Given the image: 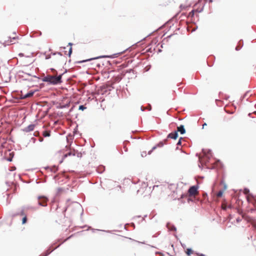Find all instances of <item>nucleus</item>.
<instances>
[{"instance_id": "nucleus-1", "label": "nucleus", "mask_w": 256, "mask_h": 256, "mask_svg": "<svg viewBox=\"0 0 256 256\" xmlns=\"http://www.w3.org/2000/svg\"><path fill=\"white\" fill-rule=\"evenodd\" d=\"M66 72V70L64 72L60 74L59 75L58 74H47L46 76H44L42 78V80L43 82H46L48 83V85H58L60 84L62 82V75Z\"/></svg>"}, {"instance_id": "nucleus-2", "label": "nucleus", "mask_w": 256, "mask_h": 256, "mask_svg": "<svg viewBox=\"0 0 256 256\" xmlns=\"http://www.w3.org/2000/svg\"><path fill=\"white\" fill-rule=\"evenodd\" d=\"M202 152L204 155V157L200 160L202 164H204L206 165V164L208 162V160L212 156V152L210 150H203Z\"/></svg>"}, {"instance_id": "nucleus-3", "label": "nucleus", "mask_w": 256, "mask_h": 256, "mask_svg": "<svg viewBox=\"0 0 256 256\" xmlns=\"http://www.w3.org/2000/svg\"><path fill=\"white\" fill-rule=\"evenodd\" d=\"M115 55H116V54H114L112 56H106H106H97L96 58H88V59H86V60H82L78 61L76 62V63L82 64V63L85 62H86L91 61L94 60H96L98 58H116V56H114Z\"/></svg>"}, {"instance_id": "nucleus-4", "label": "nucleus", "mask_w": 256, "mask_h": 256, "mask_svg": "<svg viewBox=\"0 0 256 256\" xmlns=\"http://www.w3.org/2000/svg\"><path fill=\"white\" fill-rule=\"evenodd\" d=\"M190 196H194L198 192V187L196 186H190L188 190Z\"/></svg>"}, {"instance_id": "nucleus-5", "label": "nucleus", "mask_w": 256, "mask_h": 256, "mask_svg": "<svg viewBox=\"0 0 256 256\" xmlns=\"http://www.w3.org/2000/svg\"><path fill=\"white\" fill-rule=\"evenodd\" d=\"M38 90H30L28 92H27L26 94L22 96L20 98V99H24L28 98H30L33 96L34 94Z\"/></svg>"}, {"instance_id": "nucleus-6", "label": "nucleus", "mask_w": 256, "mask_h": 256, "mask_svg": "<svg viewBox=\"0 0 256 256\" xmlns=\"http://www.w3.org/2000/svg\"><path fill=\"white\" fill-rule=\"evenodd\" d=\"M38 198L39 200L42 199V201H39L38 204L40 206H46V202L48 200L47 198H46L44 196H38Z\"/></svg>"}, {"instance_id": "nucleus-7", "label": "nucleus", "mask_w": 256, "mask_h": 256, "mask_svg": "<svg viewBox=\"0 0 256 256\" xmlns=\"http://www.w3.org/2000/svg\"><path fill=\"white\" fill-rule=\"evenodd\" d=\"M74 108H76L78 110L83 111V110H84L86 108V107L84 105L78 106V108H77V106H72L70 108V110H69L68 112H72L74 110Z\"/></svg>"}, {"instance_id": "nucleus-8", "label": "nucleus", "mask_w": 256, "mask_h": 256, "mask_svg": "<svg viewBox=\"0 0 256 256\" xmlns=\"http://www.w3.org/2000/svg\"><path fill=\"white\" fill-rule=\"evenodd\" d=\"M34 126L35 125L34 124H30L28 126L24 128L23 129V130L26 132L32 131L34 130Z\"/></svg>"}, {"instance_id": "nucleus-9", "label": "nucleus", "mask_w": 256, "mask_h": 256, "mask_svg": "<svg viewBox=\"0 0 256 256\" xmlns=\"http://www.w3.org/2000/svg\"><path fill=\"white\" fill-rule=\"evenodd\" d=\"M178 136V132L175 131L174 132H171L169 134L168 136V138H172V139H176Z\"/></svg>"}, {"instance_id": "nucleus-10", "label": "nucleus", "mask_w": 256, "mask_h": 256, "mask_svg": "<svg viewBox=\"0 0 256 256\" xmlns=\"http://www.w3.org/2000/svg\"><path fill=\"white\" fill-rule=\"evenodd\" d=\"M166 227L170 231H176V226L170 222L167 223Z\"/></svg>"}, {"instance_id": "nucleus-11", "label": "nucleus", "mask_w": 256, "mask_h": 256, "mask_svg": "<svg viewBox=\"0 0 256 256\" xmlns=\"http://www.w3.org/2000/svg\"><path fill=\"white\" fill-rule=\"evenodd\" d=\"M164 143L163 142H159L156 146H154L152 148V150L148 152V154H150L151 152L153 150H155L157 147H160V148L162 147V146H164Z\"/></svg>"}, {"instance_id": "nucleus-12", "label": "nucleus", "mask_w": 256, "mask_h": 256, "mask_svg": "<svg viewBox=\"0 0 256 256\" xmlns=\"http://www.w3.org/2000/svg\"><path fill=\"white\" fill-rule=\"evenodd\" d=\"M140 108V110L142 112L145 110H147L148 111H150L152 110V106L150 104H148L146 106H141Z\"/></svg>"}, {"instance_id": "nucleus-13", "label": "nucleus", "mask_w": 256, "mask_h": 256, "mask_svg": "<svg viewBox=\"0 0 256 256\" xmlns=\"http://www.w3.org/2000/svg\"><path fill=\"white\" fill-rule=\"evenodd\" d=\"M177 132H179L182 134H184L186 132V130L184 129V126L182 125H180V126L178 127Z\"/></svg>"}, {"instance_id": "nucleus-14", "label": "nucleus", "mask_w": 256, "mask_h": 256, "mask_svg": "<svg viewBox=\"0 0 256 256\" xmlns=\"http://www.w3.org/2000/svg\"><path fill=\"white\" fill-rule=\"evenodd\" d=\"M243 45H244L243 40H240L238 42V46H236V50H239L242 47Z\"/></svg>"}, {"instance_id": "nucleus-15", "label": "nucleus", "mask_w": 256, "mask_h": 256, "mask_svg": "<svg viewBox=\"0 0 256 256\" xmlns=\"http://www.w3.org/2000/svg\"><path fill=\"white\" fill-rule=\"evenodd\" d=\"M47 168H50V171L54 172H56L58 170V168L56 166H54L52 168L48 167Z\"/></svg>"}, {"instance_id": "nucleus-16", "label": "nucleus", "mask_w": 256, "mask_h": 256, "mask_svg": "<svg viewBox=\"0 0 256 256\" xmlns=\"http://www.w3.org/2000/svg\"><path fill=\"white\" fill-rule=\"evenodd\" d=\"M26 211V208H24L22 207V210H20V214L21 216H26V213H25V212Z\"/></svg>"}, {"instance_id": "nucleus-17", "label": "nucleus", "mask_w": 256, "mask_h": 256, "mask_svg": "<svg viewBox=\"0 0 256 256\" xmlns=\"http://www.w3.org/2000/svg\"><path fill=\"white\" fill-rule=\"evenodd\" d=\"M72 156H74V155H75V154H74V153H72V152H68V153L64 155V158H65L68 157V156H72Z\"/></svg>"}, {"instance_id": "nucleus-18", "label": "nucleus", "mask_w": 256, "mask_h": 256, "mask_svg": "<svg viewBox=\"0 0 256 256\" xmlns=\"http://www.w3.org/2000/svg\"><path fill=\"white\" fill-rule=\"evenodd\" d=\"M52 250H47L44 254L42 256H48Z\"/></svg>"}, {"instance_id": "nucleus-19", "label": "nucleus", "mask_w": 256, "mask_h": 256, "mask_svg": "<svg viewBox=\"0 0 256 256\" xmlns=\"http://www.w3.org/2000/svg\"><path fill=\"white\" fill-rule=\"evenodd\" d=\"M23 207L26 208V210H30V209L35 210V208L34 207L30 206H23Z\"/></svg>"}, {"instance_id": "nucleus-20", "label": "nucleus", "mask_w": 256, "mask_h": 256, "mask_svg": "<svg viewBox=\"0 0 256 256\" xmlns=\"http://www.w3.org/2000/svg\"><path fill=\"white\" fill-rule=\"evenodd\" d=\"M43 135L44 137H47V136H50V134L49 132L46 131V132H44Z\"/></svg>"}, {"instance_id": "nucleus-21", "label": "nucleus", "mask_w": 256, "mask_h": 256, "mask_svg": "<svg viewBox=\"0 0 256 256\" xmlns=\"http://www.w3.org/2000/svg\"><path fill=\"white\" fill-rule=\"evenodd\" d=\"M186 254L188 255V256H190L192 252V249L190 248H188L187 250H186Z\"/></svg>"}, {"instance_id": "nucleus-22", "label": "nucleus", "mask_w": 256, "mask_h": 256, "mask_svg": "<svg viewBox=\"0 0 256 256\" xmlns=\"http://www.w3.org/2000/svg\"><path fill=\"white\" fill-rule=\"evenodd\" d=\"M50 70L54 74H58V72L54 68H50Z\"/></svg>"}, {"instance_id": "nucleus-23", "label": "nucleus", "mask_w": 256, "mask_h": 256, "mask_svg": "<svg viewBox=\"0 0 256 256\" xmlns=\"http://www.w3.org/2000/svg\"><path fill=\"white\" fill-rule=\"evenodd\" d=\"M223 194V192L222 190H220L217 194L218 197H220L222 196Z\"/></svg>"}, {"instance_id": "nucleus-24", "label": "nucleus", "mask_w": 256, "mask_h": 256, "mask_svg": "<svg viewBox=\"0 0 256 256\" xmlns=\"http://www.w3.org/2000/svg\"><path fill=\"white\" fill-rule=\"evenodd\" d=\"M72 48L70 47V48H69V50H68V56H70L72 54Z\"/></svg>"}, {"instance_id": "nucleus-25", "label": "nucleus", "mask_w": 256, "mask_h": 256, "mask_svg": "<svg viewBox=\"0 0 256 256\" xmlns=\"http://www.w3.org/2000/svg\"><path fill=\"white\" fill-rule=\"evenodd\" d=\"M18 38V36H14L13 38L9 37V38L10 40V42H13L14 40H16Z\"/></svg>"}, {"instance_id": "nucleus-26", "label": "nucleus", "mask_w": 256, "mask_h": 256, "mask_svg": "<svg viewBox=\"0 0 256 256\" xmlns=\"http://www.w3.org/2000/svg\"><path fill=\"white\" fill-rule=\"evenodd\" d=\"M26 220H27V218H26V216H24V218H22V224H24L26 222Z\"/></svg>"}, {"instance_id": "nucleus-27", "label": "nucleus", "mask_w": 256, "mask_h": 256, "mask_svg": "<svg viewBox=\"0 0 256 256\" xmlns=\"http://www.w3.org/2000/svg\"><path fill=\"white\" fill-rule=\"evenodd\" d=\"M194 14V10H192L189 14L190 16H193Z\"/></svg>"}, {"instance_id": "nucleus-28", "label": "nucleus", "mask_w": 256, "mask_h": 256, "mask_svg": "<svg viewBox=\"0 0 256 256\" xmlns=\"http://www.w3.org/2000/svg\"><path fill=\"white\" fill-rule=\"evenodd\" d=\"M182 138H180L179 139V140H178V143H177V145H178V146H179V145H180V144H181V143H182V142H181V140H182Z\"/></svg>"}, {"instance_id": "nucleus-29", "label": "nucleus", "mask_w": 256, "mask_h": 256, "mask_svg": "<svg viewBox=\"0 0 256 256\" xmlns=\"http://www.w3.org/2000/svg\"><path fill=\"white\" fill-rule=\"evenodd\" d=\"M250 192V190L248 188H244V192L246 194Z\"/></svg>"}, {"instance_id": "nucleus-30", "label": "nucleus", "mask_w": 256, "mask_h": 256, "mask_svg": "<svg viewBox=\"0 0 256 256\" xmlns=\"http://www.w3.org/2000/svg\"><path fill=\"white\" fill-rule=\"evenodd\" d=\"M22 73H24V74H27V75H28V76H31V74H30L29 73L24 72H23V71H22Z\"/></svg>"}, {"instance_id": "nucleus-31", "label": "nucleus", "mask_w": 256, "mask_h": 256, "mask_svg": "<svg viewBox=\"0 0 256 256\" xmlns=\"http://www.w3.org/2000/svg\"><path fill=\"white\" fill-rule=\"evenodd\" d=\"M7 160L9 162H11V161H12V158H8Z\"/></svg>"}, {"instance_id": "nucleus-32", "label": "nucleus", "mask_w": 256, "mask_h": 256, "mask_svg": "<svg viewBox=\"0 0 256 256\" xmlns=\"http://www.w3.org/2000/svg\"><path fill=\"white\" fill-rule=\"evenodd\" d=\"M18 55H19L20 56H24V54H22V53H20Z\"/></svg>"}, {"instance_id": "nucleus-33", "label": "nucleus", "mask_w": 256, "mask_h": 256, "mask_svg": "<svg viewBox=\"0 0 256 256\" xmlns=\"http://www.w3.org/2000/svg\"><path fill=\"white\" fill-rule=\"evenodd\" d=\"M206 126V123H204L203 124H202V128H204V126Z\"/></svg>"}, {"instance_id": "nucleus-34", "label": "nucleus", "mask_w": 256, "mask_h": 256, "mask_svg": "<svg viewBox=\"0 0 256 256\" xmlns=\"http://www.w3.org/2000/svg\"><path fill=\"white\" fill-rule=\"evenodd\" d=\"M68 46H72V42H69V43L68 44Z\"/></svg>"}, {"instance_id": "nucleus-35", "label": "nucleus", "mask_w": 256, "mask_h": 256, "mask_svg": "<svg viewBox=\"0 0 256 256\" xmlns=\"http://www.w3.org/2000/svg\"><path fill=\"white\" fill-rule=\"evenodd\" d=\"M57 54L59 55L62 56V54L60 52H57Z\"/></svg>"}, {"instance_id": "nucleus-36", "label": "nucleus", "mask_w": 256, "mask_h": 256, "mask_svg": "<svg viewBox=\"0 0 256 256\" xmlns=\"http://www.w3.org/2000/svg\"><path fill=\"white\" fill-rule=\"evenodd\" d=\"M162 52V50L160 49H158V52Z\"/></svg>"}, {"instance_id": "nucleus-37", "label": "nucleus", "mask_w": 256, "mask_h": 256, "mask_svg": "<svg viewBox=\"0 0 256 256\" xmlns=\"http://www.w3.org/2000/svg\"><path fill=\"white\" fill-rule=\"evenodd\" d=\"M104 171V170H101L100 172L99 171V170H98V172H102Z\"/></svg>"}, {"instance_id": "nucleus-38", "label": "nucleus", "mask_w": 256, "mask_h": 256, "mask_svg": "<svg viewBox=\"0 0 256 256\" xmlns=\"http://www.w3.org/2000/svg\"><path fill=\"white\" fill-rule=\"evenodd\" d=\"M102 168V169H104V167L102 166V167H100V168H98V170H99V169H100V168Z\"/></svg>"}, {"instance_id": "nucleus-39", "label": "nucleus", "mask_w": 256, "mask_h": 256, "mask_svg": "<svg viewBox=\"0 0 256 256\" xmlns=\"http://www.w3.org/2000/svg\"><path fill=\"white\" fill-rule=\"evenodd\" d=\"M225 110V112H230V111H229V110Z\"/></svg>"}, {"instance_id": "nucleus-40", "label": "nucleus", "mask_w": 256, "mask_h": 256, "mask_svg": "<svg viewBox=\"0 0 256 256\" xmlns=\"http://www.w3.org/2000/svg\"><path fill=\"white\" fill-rule=\"evenodd\" d=\"M97 66H98V67H100V64H97Z\"/></svg>"}, {"instance_id": "nucleus-41", "label": "nucleus", "mask_w": 256, "mask_h": 256, "mask_svg": "<svg viewBox=\"0 0 256 256\" xmlns=\"http://www.w3.org/2000/svg\"><path fill=\"white\" fill-rule=\"evenodd\" d=\"M250 114H251V113H248V116H250Z\"/></svg>"}, {"instance_id": "nucleus-42", "label": "nucleus", "mask_w": 256, "mask_h": 256, "mask_svg": "<svg viewBox=\"0 0 256 256\" xmlns=\"http://www.w3.org/2000/svg\"><path fill=\"white\" fill-rule=\"evenodd\" d=\"M44 112H48V110H46L44 111Z\"/></svg>"}, {"instance_id": "nucleus-43", "label": "nucleus", "mask_w": 256, "mask_h": 256, "mask_svg": "<svg viewBox=\"0 0 256 256\" xmlns=\"http://www.w3.org/2000/svg\"><path fill=\"white\" fill-rule=\"evenodd\" d=\"M209 1H210V2H212V0H210Z\"/></svg>"}, {"instance_id": "nucleus-44", "label": "nucleus", "mask_w": 256, "mask_h": 256, "mask_svg": "<svg viewBox=\"0 0 256 256\" xmlns=\"http://www.w3.org/2000/svg\"><path fill=\"white\" fill-rule=\"evenodd\" d=\"M40 34L41 35L42 34V32H40Z\"/></svg>"}, {"instance_id": "nucleus-45", "label": "nucleus", "mask_w": 256, "mask_h": 256, "mask_svg": "<svg viewBox=\"0 0 256 256\" xmlns=\"http://www.w3.org/2000/svg\"><path fill=\"white\" fill-rule=\"evenodd\" d=\"M171 36H172V35H170V36H169L168 37V38H170V37H171Z\"/></svg>"}, {"instance_id": "nucleus-46", "label": "nucleus", "mask_w": 256, "mask_h": 256, "mask_svg": "<svg viewBox=\"0 0 256 256\" xmlns=\"http://www.w3.org/2000/svg\"><path fill=\"white\" fill-rule=\"evenodd\" d=\"M160 47H161L162 48H163L162 45H161V46H160Z\"/></svg>"}, {"instance_id": "nucleus-47", "label": "nucleus", "mask_w": 256, "mask_h": 256, "mask_svg": "<svg viewBox=\"0 0 256 256\" xmlns=\"http://www.w3.org/2000/svg\"><path fill=\"white\" fill-rule=\"evenodd\" d=\"M248 94V92L246 93V95H245V96H246V95Z\"/></svg>"}, {"instance_id": "nucleus-48", "label": "nucleus", "mask_w": 256, "mask_h": 256, "mask_svg": "<svg viewBox=\"0 0 256 256\" xmlns=\"http://www.w3.org/2000/svg\"><path fill=\"white\" fill-rule=\"evenodd\" d=\"M253 112H256V110L254 111Z\"/></svg>"}]
</instances>
